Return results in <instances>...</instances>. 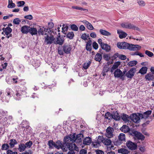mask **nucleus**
<instances>
[{
    "label": "nucleus",
    "instance_id": "54",
    "mask_svg": "<svg viewBox=\"0 0 154 154\" xmlns=\"http://www.w3.org/2000/svg\"><path fill=\"white\" fill-rule=\"evenodd\" d=\"M21 22V20L18 18L14 19L13 20V23L16 24H19Z\"/></svg>",
    "mask_w": 154,
    "mask_h": 154
},
{
    "label": "nucleus",
    "instance_id": "44",
    "mask_svg": "<svg viewBox=\"0 0 154 154\" xmlns=\"http://www.w3.org/2000/svg\"><path fill=\"white\" fill-rule=\"evenodd\" d=\"M9 146L8 145V144L7 143H4L2 144V150H7L8 149L9 150Z\"/></svg>",
    "mask_w": 154,
    "mask_h": 154
},
{
    "label": "nucleus",
    "instance_id": "32",
    "mask_svg": "<svg viewBox=\"0 0 154 154\" xmlns=\"http://www.w3.org/2000/svg\"><path fill=\"white\" fill-rule=\"evenodd\" d=\"M92 41L91 40L88 41L86 44V48L87 50L91 51L92 48L91 47L92 44Z\"/></svg>",
    "mask_w": 154,
    "mask_h": 154
},
{
    "label": "nucleus",
    "instance_id": "30",
    "mask_svg": "<svg viewBox=\"0 0 154 154\" xmlns=\"http://www.w3.org/2000/svg\"><path fill=\"white\" fill-rule=\"evenodd\" d=\"M145 78L148 81L153 80L154 79V76L151 73L147 74L145 76Z\"/></svg>",
    "mask_w": 154,
    "mask_h": 154
},
{
    "label": "nucleus",
    "instance_id": "28",
    "mask_svg": "<svg viewBox=\"0 0 154 154\" xmlns=\"http://www.w3.org/2000/svg\"><path fill=\"white\" fill-rule=\"evenodd\" d=\"M147 68L146 66H143L139 70L138 73H140L142 75L146 74L147 71Z\"/></svg>",
    "mask_w": 154,
    "mask_h": 154
},
{
    "label": "nucleus",
    "instance_id": "8",
    "mask_svg": "<svg viewBox=\"0 0 154 154\" xmlns=\"http://www.w3.org/2000/svg\"><path fill=\"white\" fill-rule=\"evenodd\" d=\"M114 129L112 127L109 126L106 129V133L105 135L108 138H111L113 136V133L114 131Z\"/></svg>",
    "mask_w": 154,
    "mask_h": 154
},
{
    "label": "nucleus",
    "instance_id": "29",
    "mask_svg": "<svg viewBox=\"0 0 154 154\" xmlns=\"http://www.w3.org/2000/svg\"><path fill=\"white\" fill-rule=\"evenodd\" d=\"M120 62L119 61L116 62L112 66L111 68V72H113L112 70L116 69H117L118 66L120 65Z\"/></svg>",
    "mask_w": 154,
    "mask_h": 154
},
{
    "label": "nucleus",
    "instance_id": "24",
    "mask_svg": "<svg viewBox=\"0 0 154 154\" xmlns=\"http://www.w3.org/2000/svg\"><path fill=\"white\" fill-rule=\"evenodd\" d=\"M112 119L116 121L119 120L121 118L119 114L117 111L112 114Z\"/></svg>",
    "mask_w": 154,
    "mask_h": 154
},
{
    "label": "nucleus",
    "instance_id": "25",
    "mask_svg": "<svg viewBox=\"0 0 154 154\" xmlns=\"http://www.w3.org/2000/svg\"><path fill=\"white\" fill-rule=\"evenodd\" d=\"M2 30L6 35L9 34L12 31L11 29L9 27H7L6 28L4 27Z\"/></svg>",
    "mask_w": 154,
    "mask_h": 154
},
{
    "label": "nucleus",
    "instance_id": "55",
    "mask_svg": "<svg viewBox=\"0 0 154 154\" xmlns=\"http://www.w3.org/2000/svg\"><path fill=\"white\" fill-rule=\"evenodd\" d=\"M137 2L139 5L140 6L143 7L145 5V3L143 1L139 0Z\"/></svg>",
    "mask_w": 154,
    "mask_h": 154
},
{
    "label": "nucleus",
    "instance_id": "49",
    "mask_svg": "<svg viewBox=\"0 0 154 154\" xmlns=\"http://www.w3.org/2000/svg\"><path fill=\"white\" fill-rule=\"evenodd\" d=\"M55 143L52 140H50L48 141V145L50 148H53L54 147Z\"/></svg>",
    "mask_w": 154,
    "mask_h": 154
},
{
    "label": "nucleus",
    "instance_id": "7",
    "mask_svg": "<svg viewBox=\"0 0 154 154\" xmlns=\"http://www.w3.org/2000/svg\"><path fill=\"white\" fill-rule=\"evenodd\" d=\"M126 145L129 149L132 150L136 149L137 147V143L133 142L130 140H128L127 142Z\"/></svg>",
    "mask_w": 154,
    "mask_h": 154
},
{
    "label": "nucleus",
    "instance_id": "56",
    "mask_svg": "<svg viewBox=\"0 0 154 154\" xmlns=\"http://www.w3.org/2000/svg\"><path fill=\"white\" fill-rule=\"evenodd\" d=\"M68 29V27L67 26L65 25V24L63 25V27L62 28L63 32H65L67 31Z\"/></svg>",
    "mask_w": 154,
    "mask_h": 154
},
{
    "label": "nucleus",
    "instance_id": "10",
    "mask_svg": "<svg viewBox=\"0 0 154 154\" xmlns=\"http://www.w3.org/2000/svg\"><path fill=\"white\" fill-rule=\"evenodd\" d=\"M70 135H74L75 136L74 139V142H75L76 143H79L82 142V138L83 137V135L82 133L78 134L76 135L75 134H70Z\"/></svg>",
    "mask_w": 154,
    "mask_h": 154
},
{
    "label": "nucleus",
    "instance_id": "20",
    "mask_svg": "<svg viewBox=\"0 0 154 154\" xmlns=\"http://www.w3.org/2000/svg\"><path fill=\"white\" fill-rule=\"evenodd\" d=\"M101 47L103 49L105 50L106 52H109L111 49L110 46L105 43H104L102 45H101Z\"/></svg>",
    "mask_w": 154,
    "mask_h": 154
},
{
    "label": "nucleus",
    "instance_id": "5",
    "mask_svg": "<svg viewBox=\"0 0 154 154\" xmlns=\"http://www.w3.org/2000/svg\"><path fill=\"white\" fill-rule=\"evenodd\" d=\"M51 30L48 29V28H46L45 27H40V29L38 31V33L39 35H46L49 33H51Z\"/></svg>",
    "mask_w": 154,
    "mask_h": 154
},
{
    "label": "nucleus",
    "instance_id": "18",
    "mask_svg": "<svg viewBox=\"0 0 154 154\" xmlns=\"http://www.w3.org/2000/svg\"><path fill=\"white\" fill-rule=\"evenodd\" d=\"M71 48L69 45H65L63 47L64 51L66 54H69L70 53Z\"/></svg>",
    "mask_w": 154,
    "mask_h": 154
},
{
    "label": "nucleus",
    "instance_id": "35",
    "mask_svg": "<svg viewBox=\"0 0 154 154\" xmlns=\"http://www.w3.org/2000/svg\"><path fill=\"white\" fill-rule=\"evenodd\" d=\"M118 151L119 153L123 154H128L130 152L127 149L124 148L119 149Z\"/></svg>",
    "mask_w": 154,
    "mask_h": 154
},
{
    "label": "nucleus",
    "instance_id": "9",
    "mask_svg": "<svg viewBox=\"0 0 154 154\" xmlns=\"http://www.w3.org/2000/svg\"><path fill=\"white\" fill-rule=\"evenodd\" d=\"M132 133L134 137L138 140H144L145 136L141 133L137 131H134Z\"/></svg>",
    "mask_w": 154,
    "mask_h": 154
},
{
    "label": "nucleus",
    "instance_id": "1",
    "mask_svg": "<svg viewBox=\"0 0 154 154\" xmlns=\"http://www.w3.org/2000/svg\"><path fill=\"white\" fill-rule=\"evenodd\" d=\"M75 136L74 135H69L64 137L65 143L69 150L78 151V147L74 143V139Z\"/></svg>",
    "mask_w": 154,
    "mask_h": 154
},
{
    "label": "nucleus",
    "instance_id": "38",
    "mask_svg": "<svg viewBox=\"0 0 154 154\" xmlns=\"http://www.w3.org/2000/svg\"><path fill=\"white\" fill-rule=\"evenodd\" d=\"M100 140H99V139L97 140L94 142H92V145L94 147L97 148L100 145L101 143Z\"/></svg>",
    "mask_w": 154,
    "mask_h": 154
},
{
    "label": "nucleus",
    "instance_id": "45",
    "mask_svg": "<svg viewBox=\"0 0 154 154\" xmlns=\"http://www.w3.org/2000/svg\"><path fill=\"white\" fill-rule=\"evenodd\" d=\"M32 144V142L31 141H29V142H26L24 145L25 146H26V148H29L31 147Z\"/></svg>",
    "mask_w": 154,
    "mask_h": 154
},
{
    "label": "nucleus",
    "instance_id": "64",
    "mask_svg": "<svg viewBox=\"0 0 154 154\" xmlns=\"http://www.w3.org/2000/svg\"><path fill=\"white\" fill-rule=\"evenodd\" d=\"M96 154H104V152L102 150L97 149L95 151Z\"/></svg>",
    "mask_w": 154,
    "mask_h": 154
},
{
    "label": "nucleus",
    "instance_id": "42",
    "mask_svg": "<svg viewBox=\"0 0 154 154\" xmlns=\"http://www.w3.org/2000/svg\"><path fill=\"white\" fill-rule=\"evenodd\" d=\"M74 36V34L72 32H68L66 35L67 38L71 39H72Z\"/></svg>",
    "mask_w": 154,
    "mask_h": 154
},
{
    "label": "nucleus",
    "instance_id": "14",
    "mask_svg": "<svg viewBox=\"0 0 154 154\" xmlns=\"http://www.w3.org/2000/svg\"><path fill=\"white\" fill-rule=\"evenodd\" d=\"M54 147L55 148L59 149L60 148L63 149V151H66V149H65V146L61 142L59 141L58 140L57 141L56 143H55V144L54 145Z\"/></svg>",
    "mask_w": 154,
    "mask_h": 154
},
{
    "label": "nucleus",
    "instance_id": "27",
    "mask_svg": "<svg viewBox=\"0 0 154 154\" xmlns=\"http://www.w3.org/2000/svg\"><path fill=\"white\" fill-rule=\"evenodd\" d=\"M94 59L96 61L100 62L102 59V54L99 53H97L95 55Z\"/></svg>",
    "mask_w": 154,
    "mask_h": 154
},
{
    "label": "nucleus",
    "instance_id": "52",
    "mask_svg": "<svg viewBox=\"0 0 154 154\" xmlns=\"http://www.w3.org/2000/svg\"><path fill=\"white\" fill-rule=\"evenodd\" d=\"M89 35H87L85 33L83 34L81 36V38L84 40H87V38L89 37Z\"/></svg>",
    "mask_w": 154,
    "mask_h": 154
},
{
    "label": "nucleus",
    "instance_id": "19",
    "mask_svg": "<svg viewBox=\"0 0 154 154\" xmlns=\"http://www.w3.org/2000/svg\"><path fill=\"white\" fill-rule=\"evenodd\" d=\"M121 117L122 119L126 123L129 122L130 118L128 115L123 114L121 116Z\"/></svg>",
    "mask_w": 154,
    "mask_h": 154
},
{
    "label": "nucleus",
    "instance_id": "61",
    "mask_svg": "<svg viewBox=\"0 0 154 154\" xmlns=\"http://www.w3.org/2000/svg\"><path fill=\"white\" fill-rule=\"evenodd\" d=\"M87 27L88 29L92 30L94 29V27L91 24L89 23L87 26Z\"/></svg>",
    "mask_w": 154,
    "mask_h": 154
},
{
    "label": "nucleus",
    "instance_id": "6",
    "mask_svg": "<svg viewBox=\"0 0 154 154\" xmlns=\"http://www.w3.org/2000/svg\"><path fill=\"white\" fill-rule=\"evenodd\" d=\"M139 113H133L130 116V119L131 121L135 123H138L140 122L141 118L139 116Z\"/></svg>",
    "mask_w": 154,
    "mask_h": 154
},
{
    "label": "nucleus",
    "instance_id": "46",
    "mask_svg": "<svg viewBox=\"0 0 154 154\" xmlns=\"http://www.w3.org/2000/svg\"><path fill=\"white\" fill-rule=\"evenodd\" d=\"M72 8L73 9H75L77 10H83V11H88L87 9H84L83 8H82L78 7L77 6H72Z\"/></svg>",
    "mask_w": 154,
    "mask_h": 154
},
{
    "label": "nucleus",
    "instance_id": "11",
    "mask_svg": "<svg viewBox=\"0 0 154 154\" xmlns=\"http://www.w3.org/2000/svg\"><path fill=\"white\" fill-rule=\"evenodd\" d=\"M136 71L135 68H132L126 73V76L128 78L131 79L134 76Z\"/></svg>",
    "mask_w": 154,
    "mask_h": 154
},
{
    "label": "nucleus",
    "instance_id": "58",
    "mask_svg": "<svg viewBox=\"0 0 154 154\" xmlns=\"http://www.w3.org/2000/svg\"><path fill=\"white\" fill-rule=\"evenodd\" d=\"M119 55L118 53H115L113 56L111 57L112 60H113L116 58L117 57L119 58Z\"/></svg>",
    "mask_w": 154,
    "mask_h": 154
},
{
    "label": "nucleus",
    "instance_id": "53",
    "mask_svg": "<svg viewBox=\"0 0 154 154\" xmlns=\"http://www.w3.org/2000/svg\"><path fill=\"white\" fill-rule=\"evenodd\" d=\"M103 57L104 59L107 61L109 60L111 58L109 55L108 54H105L103 55Z\"/></svg>",
    "mask_w": 154,
    "mask_h": 154
},
{
    "label": "nucleus",
    "instance_id": "3",
    "mask_svg": "<svg viewBox=\"0 0 154 154\" xmlns=\"http://www.w3.org/2000/svg\"><path fill=\"white\" fill-rule=\"evenodd\" d=\"M53 33L54 34V33L51 31V33L44 36V43L46 44H51L54 42L55 39L53 36Z\"/></svg>",
    "mask_w": 154,
    "mask_h": 154
},
{
    "label": "nucleus",
    "instance_id": "62",
    "mask_svg": "<svg viewBox=\"0 0 154 154\" xmlns=\"http://www.w3.org/2000/svg\"><path fill=\"white\" fill-rule=\"evenodd\" d=\"M119 58L122 60H125L126 59V57L125 55L122 54H120L119 56Z\"/></svg>",
    "mask_w": 154,
    "mask_h": 154
},
{
    "label": "nucleus",
    "instance_id": "31",
    "mask_svg": "<svg viewBox=\"0 0 154 154\" xmlns=\"http://www.w3.org/2000/svg\"><path fill=\"white\" fill-rule=\"evenodd\" d=\"M17 141L15 139H12L10 140L9 144L11 148H13L14 146L15 145L17 144Z\"/></svg>",
    "mask_w": 154,
    "mask_h": 154
},
{
    "label": "nucleus",
    "instance_id": "36",
    "mask_svg": "<svg viewBox=\"0 0 154 154\" xmlns=\"http://www.w3.org/2000/svg\"><path fill=\"white\" fill-rule=\"evenodd\" d=\"M119 141L120 143L121 141L125 140V135L123 133L120 134L118 137Z\"/></svg>",
    "mask_w": 154,
    "mask_h": 154
},
{
    "label": "nucleus",
    "instance_id": "4",
    "mask_svg": "<svg viewBox=\"0 0 154 154\" xmlns=\"http://www.w3.org/2000/svg\"><path fill=\"white\" fill-rule=\"evenodd\" d=\"M122 27L126 29H133L137 30H139V29L133 24L128 22H125L121 24Z\"/></svg>",
    "mask_w": 154,
    "mask_h": 154
},
{
    "label": "nucleus",
    "instance_id": "22",
    "mask_svg": "<svg viewBox=\"0 0 154 154\" xmlns=\"http://www.w3.org/2000/svg\"><path fill=\"white\" fill-rule=\"evenodd\" d=\"M91 139L89 137H87L85 138L83 140V143L86 145H89L91 142Z\"/></svg>",
    "mask_w": 154,
    "mask_h": 154
},
{
    "label": "nucleus",
    "instance_id": "43",
    "mask_svg": "<svg viewBox=\"0 0 154 154\" xmlns=\"http://www.w3.org/2000/svg\"><path fill=\"white\" fill-rule=\"evenodd\" d=\"M91 62L90 61H89L87 63H85L83 65V68L85 69H87L90 66Z\"/></svg>",
    "mask_w": 154,
    "mask_h": 154
},
{
    "label": "nucleus",
    "instance_id": "26",
    "mask_svg": "<svg viewBox=\"0 0 154 154\" xmlns=\"http://www.w3.org/2000/svg\"><path fill=\"white\" fill-rule=\"evenodd\" d=\"M101 34L106 36H110L111 34L109 32L103 29H100L99 30Z\"/></svg>",
    "mask_w": 154,
    "mask_h": 154
},
{
    "label": "nucleus",
    "instance_id": "40",
    "mask_svg": "<svg viewBox=\"0 0 154 154\" xmlns=\"http://www.w3.org/2000/svg\"><path fill=\"white\" fill-rule=\"evenodd\" d=\"M105 119H108L109 120L112 119V114H111L110 112H106L104 116Z\"/></svg>",
    "mask_w": 154,
    "mask_h": 154
},
{
    "label": "nucleus",
    "instance_id": "37",
    "mask_svg": "<svg viewBox=\"0 0 154 154\" xmlns=\"http://www.w3.org/2000/svg\"><path fill=\"white\" fill-rule=\"evenodd\" d=\"M137 63V61L134 60L129 62L127 65L129 66L133 67L136 65Z\"/></svg>",
    "mask_w": 154,
    "mask_h": 154
},
{
    "label": "nucleus",
    "instance_id": "60",
    "mask_svg": "<svg viewBox=\"0 0 154 154\" xmlns=\"http://www.w3.org/2000/svg\"><path fill=\"white\" fill-rule=\"evenodd\" d=\"M7 95L9 97H11L13 94V91L11 90H9L7 91Z\"/></svg>",
    "mask_w": 154,
    "mask_h": 154
},
{
    "label": "nucleus",
    "instance_id": "21",
    "mask_svg": "<svg viewBox=\"0 0 154 154\" xmlns=\"http://www.w3.org/2000/svg\"><path fill=\"white\" fill-rule=\"evenodd\" d=\"M117 33L119 35V37L120 38H125L127 35L126 33L121 30H117Z\"/></svg>",
    "mask_w": 154,
    "mask_h": 154
},
{
    "label": "nucleus",
    "instance_id": "2",
    "mask_svg": "<svg viewBox=\"0 0 154 154\" xmlns=\"http://www.w3.org/2000/svg\"><path fill=\"white\" fill-rule=\"evenodd\" d=\"M98 139L99 140H100V141L104 145L107 146V150L109 151L112 149H114L113 145H111L112 141L111 140L104 138L102 136H99Z\"/></svg>",
    "mask_w": 154,
    "mask_h": 154
},
{
    "label": "nucleus",
    "instance_id": "50",
    "mask_svg": "<svg viewBox=\"0 0 154 154\" xmlns=\"http://www.w3.org/2000/svg\"><path fill=\"white\" fill-rule=\"evenodd\" d=\"M145 54L150 57H152L154 54L148 50H146L145 52Z\"/></svg>",
    "mask_w": 154,
    "mask_h": 154
},
{
    "label": "nucleus",
    "instance_id": "48",
    "mask_svg": "<svg viewBox=\"0 0 154 154\" xmlns=\"http://www.w3.org/2000/svg\"><path fill=\"white\" fill-rule=\"evenodd\" d=\"M20 94L18 91H17L15 96H14L15 99L17 100H19L20 98Z\"/></svg>",
    "mask_w": 154,
    "mask_h": 154
},
{
    "label": "nucleus",
    "instance_id": "17",
    "mask_svg": "<svg viewBox=\"0 0 154 154\" xmlns=\"http://www.w3.org/2000/svg\"><path fill=\"white\" fill-rule=\"evenodd\" d=\"M30 27L25 25L22 27L21 31L23 33L27 34L29 32Z\"/></svg>",
    "mask_w": 154,
    "mask_h": 154
},
{
    "label": "nucleus",
    "instance_id": "41",
    "mask_svg": "<svg viewBox=\"0 0 154 154\" xmlns=\"http://www.w3.org/2000/svg\"><path fill=\"white\" fill-rule=\"evenodd\" d=\"M131 44L128 43L126 42H124L123 45V49H128L129 50L130 46Z\"/></svg>",
    "mask_w": 154,
    "mask_h": 154
},
{
    "label": "nucleus",
    "instance_id": "16",
    "mask_svg": "<svg viewBox=\"0 0 154 154\" xmlns=\"http://www.w3.org/2000/svg\"><path fill=\"white\" fill-rule=\"evenodd\" d=\"M64 39L63 37H61L59 35L58 37L57 38L56 41H54V43L55 44H59L60 45H62L63 43Z\"/></svg>",
    "mask_w": 154,
    "mask_h": 154
},
{
    "label": "nucleus",
    "instance_id": "47",
    "mask_svg": "<svg viewBox=\"0 0 154 154\" xmlns=\"http://www.w3.org/2000/svg\"><path fill=\"white\" fill-rule=\"evenodd\" d=\"M70 28L71 29L75 31H77L78 30V28L77 26L74 24H72L71 25Z\"/></svg>",
    "mask_w": 154,
    "mask_h": 154
},
{
    "label": "nucleus",
    "instance_id": "15",
    "mask_svg": "<svg viewBox=\"0 0 154 154\" xmlns=\"http://www.w3.org/2000/svg\"><path fill=\"white\" fill-rule=\"evenodd\" d=\"M141 46L137 45L131 44L129 50L131 51H137L141 48Z\"/></svg>",
    "mask_w": 154,
    "mask_h": 154
},
{
    "label": "nucleus",
    "instance_id": "59",
    "mask_svg": "<svg viewBox=\"0 0 154 154\" xmlns=\"http://www.w3.org/2000/svg\"><path fill=\"white\" fill-rule=\"evenodd\" d=\"M6 152V154H17V152H13L10 149L8 150Z\"/></svg>",
    "mask_w": 154,
    "mask_h": 154
},
{
    "label": "nucleus",
    "instance_id": "12",
    "mask_svg": "<svg viewBox=\"0 0 154 154\" xmlns=\"http://www.w3.org/2000/svg\"><path fill=\"white\" fill-rule=\"evenodd\" d=\"M122 75V72L119 69H116L114 72V75L115 77L120 78L122 80H124L125 79Z\"/></svg>",
    "mask_w": 154,
    "mask_h": 154
},
{
    "label": "nucleus",
    "instance_id": "63",
    "mask_svg": "<svg viewBox=\"0 0 154 154\" xmlns=\"http://www.w3.org/2000/svg\"><path fill=\"white\" fill-rule=\"evenodd\" d=\"M24 18H25L28 19L29 20H31L32 19L33 17L31 15L29 14L25 16L24 17Z\"/></svg>",
    "mask_w": 154,
    "mask_h": 154
},
{
    "label": "nucleus",
    "instance_id": "51",
    "mask_svg": "<svg viewBox=\"0 0 154 154\" xmlns=\"http://www.w3.org/2000/svg\"><path fill=\"white\" fill-rule=\"evenodd\" d=\"M124 42H118L117 44V47L121 49H123V45Z\"/></svg>",
    "mask_w": 154,
    "mask_h": 154
},
{
    "label": "nucleus",
    "instance_id": "13",
    "mask_svg": "<svg viewBox=\"0 0 154 154\" xmlns=\"http://www.w3.org/2000/svg\"><path fill=\"white\" fill-rule=\"evenodd\" d=\"M152 113L151 110H148L143 113H139V116H140L141 119H146L149 117V116Z\"/></svg>",
    "mask_w": 154,
    "mask_h": 154
},
{
    "label": "nucleus",
    "instance_id": "39",
    "mask_svg": "<svg viewBox=\"0 0 154 154\" xmlns=\"http://www.w3.org/2000/svg\"><path fill=\"white\" fill-rule=\"evenodd\" d=\"M15 7V5L13 2L12 0H8V8H13Z\"/></svg>",
    "mask_w": 154,
    "mask_h": 154
},
{
    "label": "nucleus",
    "instance_id": "23",
    "mask_svg": "<svg viewBox=\"0 0 154 154\" xmlns=\"http://www.w3.org/2000/svg\"><path fill=\"white\" fill-rule=\"evenodd\" d=\"M29 32L33 35L37 34L38 31L36 28L34 27L29 28Z\"/></svg>",
    "mask_w": 154,
    "mask_h": 154
},
{
    "label": "nucleus",
    "instance_id": "34",
    "mask_svg": "<svg viewBox=\"0 0 154 154\" xmlns=\"http://www.w3.org/2000/svg\"><path fill=\"white\" fill-rule=\"evenodd\" d=\"M26 146L24 143H21L19 145L18 149L20 152H22L26 149Z\"/></svg>",
    "mask_w": 154,
    "mask_h": 154
},
{
    "label": "nucleus",
    "instance_id": "57",
    "mask_svg": "<svg viewBox=\"0 0 154 154\" xmlns=\"http://www.w3.org/2000/svg\"><path fill=\"white\" fill-rule=\"evenodd\" d=\"M17 6L18 7H20L24 5L25 2L23 1H19L17 3Z\"/></svg>",
    "mask_w": 154,
    "mask_h": 154
},
{
    "label": "nucleus",
    "instance_id": "33",
    "mask_svg": "<svg viewBox=\"0 0 154 154\" xmlns=\"http://www.w3.org/2000/svg\"><path fill=\"white\" fill-rule=\"evenodd\" d=\"M120 129L124 133L128 132L130 130L128 126L126 125H123V126Z\"/></svg>",
    "mask_w": 154,
    "mask_h": 154
}]
</instances>
